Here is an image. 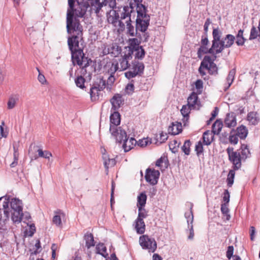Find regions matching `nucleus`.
I'll list each match as a JSON object with an SVG mask.
<instances>
[{
  "mask_svg": "<svg viewBox=\"0 0 260 260\" xmlns=\"http://www.w3.org/2000/svg\"><path fill=\"white\" fill-rule=\"evenodd\" d=\"M247 120L252 125L257 124L259 121L258 114L255 111L249 112L247 116Z\"/></svg>",
  "mask_w": 260,
  "mask_h": 260,
  "instance_id": "nucleus-23",
  "label": "nucleus"
},
{
  "mask_svg": "<svg viewBox=\"0 0 260 260\" xmlns=\"http://www.w3.org/2000/svg\"><path fill=\"white\" fill-rule=\"evenodd\" d=\"M137 37L139 38H141L142 39L141 40V42H146L147 41V39L149 37V36L147 35V33L144 31V32H142V35L138 34Z\"/></svg>",
  "mask_w": 260,
  "mask_h": 260,
  "instance_id": "nucleus-62",
  "label": "nucleus"
},
{
  "mask_svg": "<svg viewBox=\"0 0 260 260\" xmlns=\"http://www.w3.org/2000/svg\"><path fill=\"white\" fill-rule=\"evenodd\" d=\"M235 132L237 135L241 139H245L248 135V129L246 127L243 125L238 127Z\"/></svg>",
  "mask_w": 260,
  "mask_h": 260,
  "instance_id": "nucleus-30",
  "label": "nucleus"
},
{
  "mask_svg": "<svg viewBox=\"0 0 260 260\" xmlns=\"http://www.w3.org/2000/svg\"><path fill=\"white\" fill-rule=\"evenodd\" d=\"M222 51V50H198V54L199 55L201 54V52L205 53H208L211 55V56L209 55L205 56L201 62L199 69V72L202 76L206 75V72L204 71V70H208L209 73L211 75L217 74V67L213 61L216 58L215 54L221 52Z\"/></svg>",
  "mask_w": 260,
  "mask_h": 260,
  "instance_id": "nucleus-2",
  "label": "nucleus"
},
{
  "mask_svg": "<svg viewBox=\"0 0 260 260\" xmlns=\"http://www.w3.org/2000/svg\"><path fill=\"white\" fill-rule=\"evenodd\" d=\"M148 140L147 139H143L141 140H139V141H137V143L138 144V146H140V147H145L148 144Z\"/></svg>",
  "mask_w": 260,
  "mask_h": 260,
  "instance_id": "nucleus-60",
  "label": "nucleus"
},
{
  "mask_svg": "<svg viewBox=\"0 0 260 260\" xmlns=\"http://www.w3.org/2000/svg\"><path fill=\"white\" fill-rule=\"evenodd\" d=\"M11 210L15 211L18 210H23L22 201L18 199L14 198L10 202Z\"/></svg>",
  "mask_w": 260,
  "mask_h": 260,
  "instance_id": "nucleus-28",
  "label": "nucleus"
},
{
  "mask_svg": "<svg viewBox=\"0 0 260 260\" xmlns=\"http://www.w3.org/2000/svg\"><path fill=\"white\" fill-rule=\"evenodd\" d=\"M9 200L8 198H5L3 203V209L5 217V220H8L10 217V212L9 211Z\"/></svg>",
  "mask_w": 260,
  "mask_h": 260,
  "instance_id": "nucleus-37",
  "label": "nucleus"
},
{
  "mask_svg": "<svg viewBox=\"0 0 260 260\" xmlns=\"http://www.w3.org/2000/svg\"><path fill=\"white\" fill-rule=\"evenodd\" d=\"M168 133L172 135H176L182 132V125L180 122H172L168 127Z\"/></svg>",
  "mask_w": 260,
  "mask_h": 260,
  "instance_id": "nucleus-20",
  "label": "nucleus"
},
{
  "mask_svg": "<svg viewBox=\"0 0 260 260\" xmlns=\"http://www.w3.org/2000/svg\"><path fill=\"white\" fill-rule=\"evenodd\" d=\"M110 102L112 105V109L116 111L123 105L124 100L121 94H116L111 99Z\"/></svg>",
  "mask_w": 260,
  "mask_h": 260,
  "instance_id": "nucleus-17",
  "label": "nucleus"
},
{
  "mask_svg": "<svg viewBox=\"0 0 260 260\" xmlns=\"http://www.w3.org/2000/svg\"><path fill=\"white\" fill-rule=\"evenodd\" d=\"M223 126V123L220 119H217L213 123L212 127V132L214 135H219Z\"/></svg>",
  "mask_w": 260,
  "mask_h": 260,
  "instance_id": "nucleus-31",
  "label": "nucleus"
},
{
  "mask_svg": "<svg viewBox=\"0 0 260 260\" xmlns=\"http://www.w3.org/2000/svg\"><path fill=\"white\" fill-rule=\"evenodd\" d=\"M131 22L132 21H128L125 23L126 24L127 32L131 36H137L138 30L137 29V27H135L132 25Z\"/></svg>",
  "mask_w": 260,
  "mask_h": 260,
  "instance_id": "nucleus-40",
  "label": "nucleus"
},
{
  "mask_svg": "<svg viewBox=\"0 0 260 260\" xmlns=\"http://www.w3.org/2000/svg\"><path fill=\"white\" fill-rule=\"evenodd\" d=\"M71 51L72 58L74 63L79 65L82 68L83 74L86 73V68L89 66V61L91 60L85 57L83 50H70Z\"/></svg>",
  "mask_w": 260,
  "mask_h": 260,
  "instance_id": "nucleus-5",
  "label": "nucleus"
},
{
  "mask_svg": "<svg viewBox=\"0 0 260 260\" xmlns=\"http://www.w3.org/2000/svg\"><path fill=\"white\" fill-rule=\"evenodd\" d=\"M135 229L139 234H143L145 231V224L143 220L136 219L134 223Z\"/></svg>",
  "mask_w": 260,
  "mask_h": 260,
  "instance_id": "nucleus-25",
  "label": "nucleus"
},
{
  "mask_svg": "<svg viewBox=\"0 0 260 260\" xmlns=\"http://www.w3.org/2000/svg\"><path fill=\"white\" fill-rule=\"evenodd\" d=\"M89 4L91 9L99 16L104 6L108 5L111 8H114L116 7V0H91Z\"/></svg>",
  "mask_w": 260,
  "mask_h": 260,
  "instance_id": "nucleus-7",
  "label": "nucleus"
},
{
  "mask_svg": "<svg viewBox=\"0 0 260 260\" xmlns=\"http://www.w3.org/2000/svg\"><path fill=\"white\" fill-rule=\"evenodd\" d=\"M190 210L189 212H185V217L187 219V222L188 224L189 225V223L191 224H192L193 220V215L192 212V207L193 205L191 203H189Z\"/></svg>",
  "mask_w": 260,
  "mask_h": 260,
  "instance_id": "nucleus-41",
  "label": "nucleus"
},
{
  "mask_svg": "<svg viewBox=\"0 0 260 260\" xmlns=\"http://www.w3.org/2000/svg\"><path fill=\"white\" fill-rule=\"evenodd\" d=\"M122 147L125 152H128L131 150L136 145L137 141L134 138H131L129 139H128L127 136L125 139H124Z\"/></svg>",
  "mask_w": 260,
  "mask_h": 260,
  "instance_id": "nucleus-19",
  "label": "nucleus"
},
{
  "mask_svg": "<svg viewBox=\"0 0 260 260\" xmlns=\"http://www.w3.org/2000/svg\"><path fill=\"white\" fill-rule=\"evenodd\" d=\"M72 31L74 32L72 30ZM72 30L70 33H71ZM76 32V35H74L72 37L69 38L68 39V43L69 49H73V48H75L76 49V47H78L79 45V38L78 36L81 35L82 33L80 35L77 34V31Z\"/></svg>",
  "mask_w": 260,
  "mask_h": 260,
  "instance_id": "nucleus-24",
  "label": "nucleus"
},
{
  "mask_svg": "<svg viewBox=\"0 0 260 260\" xmlns=\"http://www.w3.org/2000/svg\"><path fill=\"white\" fill-rule=\"evenodd\" d=\"M101 91V90L92 86L90 90V98L92 101H96L99 99L100 92Z\"/></svg>",
  "mask_w": 260,
  "mask_h": 260,
  "instance_id": "nucleus-38",
  "label": "nucleus"
},
{
  "mask_svg": "<svg viewBox=\"0 0 260 260\" xmlns=\"http://www.w3.org/2000/svg\"><path fill=\"white\" fill-rule=\"evenodd\" d=\"M212 45L210 49H224L230 48L235 41V37L232 35H226L222 38V32L218 27L214 28L212 31Z\"/></svg>",
  "mask_w": 260,
  "mask_h": 260,
  "instance_id": "nucleus-4",
  "label": "nucleus"
},
{
  "mask_svg": "<svg viewBox=\"0 0 260 260\" xmlns=\"http://www.w3.org/2000/svg\"><path fill=\"white\" fill-rule=\"evenodd\" d=\"M37 70L39 72V75L38 77V80L43 84L45 83L46 82V80L44 75L40 73V70L38 68H37Z\"/></svg>",
  "mask_w": 260,
  "mask_h": 260,
  "instance_id": "nucleus-59",
  "label": "nucleus"
},
{
  "mask_svg": "<svg viewBox=\"0 0 260 260\" xmlns=\"http://www.w3.org/2000/svg\"><path fill=\"white\" fill-rule=\"evenodd\" d=\"M115 81V78L114 77V75H110L108 78L107 83H106V89L108 91H110L111 90L112 86L113 85Z\"/></svg>",
  "mask_w": 260,
  "mask_h": 260,
  "instance_id": "nucleus-44",
  "label": "nucleus"
},
{
  "mask_svg": "<svg viewBox=\"0 0 260 260\" xmlns=\"http://www.w3.org/2000/svg\"><path fill=\"white\" fill-rule=\"evenodd\" d=\"M144 68V64L142 62L134 59L132 62V66H130L129 71L124 73L125 76L130 79L137 75H141L143 73Z\"/></svg>",
  "mask_w": 260,
  "mask_h": 260,
  "instance_id": "nucleus-6",
  "label": "nucleus"
},
{
  "mask_svg": "<svg viewBox=\"0 0 260 260\" xmlns=\"http://www.w3.org/2000/svg\"><path fill=\"white\" fill-rule=\"evenodd\" d=\"M179 145L180 143H178L177 140H174L169 144V148L172 152L175 153L178 152Z\"/></svg>",
  "mask_w": 260,
  "mask_h": 260,
  "instance_id": "nucleus-48",
  "label": "nucleus"
},
{
  "mask_svg": "<svg viewBox=\"0 0 260 260\" xmlns=\"http://www.w3.org/2000/svg\"><path fill=\"white\" fill-rule=\"evenodd\" d=\"M235 73H236V71L235 69H233L229 72L228 76L226 78L227 82L229 85L227 88H229L231 86V85L232 84V82L234 79Z\"/></svg>",
  "mask_w": 260,
  "mask_h": 260,
  "instance_id": "nucleus-49",
  "label": "nucleus"
},
{
  "mask_svg": "<svg viewBox=\"0 0 260 260\" xmlns=\"http://www.w3.org/2000/svg\"><path fill=\"white\" fill-rule=\"evenodd\" d=\"M238 136L235 133V130L233 129L230 133L229 140V142L231 144L236 145L238 142Z\"/></svg>",
  "mask_w": 260,
  "mask_h": 260,
  "instance_id": "nucleus-43",
  "label": "nucleus"
},
{
  "mask_svg": "<svg viewBox=\"0 0 260 260\" xmlns=\"http://www.w3.org/2000/svg\"><path fill=\"white\" fill-rule=\"evenodd\" d=\"M74 9L75 0H68L69 8L67 14V29L68 32L71 30L77 31L80 35L82 32V26L77 17H83L85 14L87 9L90 8V4L88 2L79 3Z\"/></svg>",
  "mask_w": 260,
  "mask_h": 260,
  "instance_id": "nucleus-1",
  "label": "nucleus"
},
{
  "mask_svg": "<svg viewBox=\"0 0 260 260\" xmlns=\"http://www.w3.org/2000/svg\"><path fill=\"white\" fill-rule=\"evenodd\" d=\"M225 125L229 128L235 127L237 124L236 115L234 112L228 113L224 119Z\"/></svg>",
  "mask_w": 260,
  "mask_h": 260,
  "instance_id": "nucleus-18",
  "label": "nucleus"
},
{
  "mask_svg": "<svg viewBox=\"0 0 260 260\" xmlns=\"http://www.w3.org/2000/svg\"><path fill=\"white\" fill-rule=\"evenodd\" d=\"M160 173L158 170L148 168L146 171L145 179L150 184L154 185L157 183Z\"/></svg>",
  "mask_w": 260,
  "mask_h": 260,
  "instance_id": "nucleus-11",
  "label": "nucleus"
},
{
  "mask_svg": "<svg viewBox=\"0 0 260 260\" xmlns=\"http://www.w3.org/2000/svg\"><path fill=\"white\" fill-rule=\"evenodd\" d=\"M203 140L205 145H209L213 140V135L210 131H207L204 133Z\"/></svg>",
  "mask_w": 260,
  "mask_h": 260,
  "instance_id": "nucleus-34",
  "label": "nucleus"
},
{
  "mask_svg": "<svg viewBox=\"0 0 260 260\" xmlns=\"http://www.w3.org/2000/svg\"><path fill=\"white\" fill-rule=\"evenodd\" d=\"M227 204H228L223 203L221 205V211L224 214H227L229 212Z\"/></svg>",
  "mask_w": 260,
  "mask_h": 260,
  "instance_id": "nucleus-63",
  "label": "nucleus"
},
{
  "mask_svg": "<svg viewBox=\"0 0 260 260\" xmlns=\"http://www.w3.org/2000/svg\"><path fill=\"white\" fill-rule=\"evenodd\" d=\"M150 16H146L145 18H137L136 26L138 31L141 32L145 31L149 25Z\"/></svg>",
  "mask_w": 260,
  "mask_h": 260,
  "instance_id": "nucleus-14",
  "label": "nucleus"
},
{
  "mask_svg": "<svg viewBox=\"0 0 260 260\" xmlns=\"http://www.w3.org/2000/svg\"><path fill=\"white\" fill-rule=\"evenodd\" d=\"M235 170H231L230 171L227 178V183H228V186L229 187H231L234 183V179L235 177Z\"/></svg>",
  "mask_w": 260,
  "mask_h": 260,
  "instance_id": "nucleus-45",
  "label": "nucleus"
},
{
  "mask_svg": "<svg viewBox=\"0 0 260 260\" xmlns=\"http://www.w3.org/2000/svg\"><path fill=\"white\" fill-rule=\"evenodd\" d=\"M191 145V142L189 140H187L184 142L183 146L181 147V150L185 155H188L190 154Z\"/></svg>",
  "mask_w": 260,
  "mask_h": 260,
  "instance_id": "nucleus-42",
  "label": "nucleus"
},
{
  "mask_svg": "<svg viewBox=\"0 0 260 260\" xmlns=\"http://www.w3.org/2000/svg\"><path fill=\"white\" fill-rule=\"evenodd\" d=\"M110 126H116V127H118L120 123V115L118 112L114 111L113 113L111 114L110 117Z\"/></svg>",
  "mask_w": 260,
  "mask_h": 260,
  "instance_id": "nucleus-22",
  "label": "nucleus"
},
{
  "mask_svg": "<svg viewBox=\"0 0 260 260\" xmlns=\"http://www.w3.org/2000/svg\"><path fill=\"white\" fill-rule=\"evenodd\" d=\"M18 99L16 96H11L8 100L7 103L8 109H12L14 108L16 105V104Z\"/></svg>",
  "mask_w": 260,
  "mask_h": 260,
  "instance_id": "nucleus-46",
  "label": "nucleus"
},
{
  "mask_svg": "<svg viewBox=\"0 0 260 260\" xmlns=\"http://www.w3.org/2000/svg\"><path fill=\"white\" fill-rule=\"evenodd\" d=\"M234 247L233 246H229L228 247V250L226 253V256L228 259H231L233 255Z\"/></svg>",
  "mask_w": 260,
  "mask_h": 260,
  "instance_id": "nucleus-58",
  "label": "nucleus"
},
{
  "mask_svg": "<svg viewBox=\"0 0 260 260\" xmlns=\"http://www.w3.org/2000/svg\"><path fill=\"white\" fill-rule=\"evenodd\" d=\"M109 131L111 136L117 143H121L127 137L125 131L120 126L117 127L116 126H114V127L110 126Z\"/></svg>",
  "mask_w": 260,
  "mask_h": 260,
  "instance_id": "nucleus-10",
  "label": "nucleus"
},
{
  "mask_svg": "<svg viewBox=\"0 0 260 260\" xmlns=\"http://www.w3.org/2000/svg\"><path fill=\"white\" fill-rule=\"evenodd\" d=\"M137 6V18H145L146 16H149L146 14L147 8L141 4L143 0H134Z\"/></svg>",
  "mask_w": 260,
  "mask_h": 260,
  "instance_id": "nucleus-16",
  "label": "nucleus"
},
{
  "mask_svg": "<svg viewBox=\"0 0 260 260\" xmlns=\"http://www.w3.org/2000/svg\"><path fill=\"white\" fill-rule=\"evenodd\" d=\"M191 107H189L188 104L187 105H183L180 110L181 113L183 116H188L190 113V108Z\"/></svg>",
  "mask_w": 260,
  "mask_h": 260,
  "instance_id": "nucleus-54",
  "label": "nucleus"
},
{
  "mask_svg": "<svg viewBox=\"0 0 260 260\" xmlns=\"http://www.w3.org/2000/svg\"><path fill=\"white\" fill-rule=\"evenodd\" d=\"M115 11L117 14V17H118L119 20L123 21L124 24L128 21H132L131 16L133 13L132 7L127 6L118 7L117 9L116 8Z\"/></svg>",
  "mask_w": 260,
  "mask_h": 260,
  "instance_id": "nucleus-8",
  "label": "nucleus"
},
{
  "mask_svg": "<svg viewBox=\"0 0 260 260\" xmlns=\"http://www.w3.org/2000/svg\"><path fill=\"white\" fill-rule=\"evenodd\" d=\"M203 81L201 80H197L195 82L196 88L198 90L202 89L203 87Z\"/></svg>",
  "mask_w": 260,
  "mask_h": 260,
  "instance_id": "nucleus-64",
  "label": "nucleus"
},
{
  "mask_svg": "<svg viewBox=\"0 0 260 260\" xmlns=\"http://www.w3.org/2000/svg\"><path fill=\"white\" fill-rule=\"evenodd\" d=\"M93 86L102 91L104 88H106V81L101 78H97Z\"/></svg>",
  "mask_w": 260,
  "mask_h": 260,
  "instance_id": "nucleus-39",
  "label": "nucleus"
},
{
  "mask_svg": "<svg viewBox=\"0 0 260 260\" xmlns=\"http://www.w3.org/2000/svg\"><path fill=\"white\" fill-rule=\"evenodd\" d=\"M260 38V34L255 26H252L250 30L249 40H253L257 37Z\"/></svg>",
  "mask_w": 260,
  "mask_h": 260,
  "instance_id": "nucleus-50",
  "label": "nucleus"
},
{
  "mask_svg": "<svg viewBox=\"0 0 260 260\" xmlns=\"http://www.w3.org/2000/svg\"><path fill=\"white\" fill-rule=\"evenodd\" d=\"M55 215L53 217L52 222L57 226L62 227V224L61 222V217H64V214L61 210L58 209L54 211Z\"/></svg>",
  "mask_w": 260,
  "mask_h": 260,
  "instance_id": "nucleus-21",
  "label": "nucleus"
},
{
  "mask_svg": "<svg viewBox=\"0 0 260 260\" xmlns=\"http://www.w3.org/2000/svg\"><path fill=\"white\" fill-rule=\"evenodd\" d=\"M230 161L233 165V168L235 170L241 167L242 161H245L250 156V152L246 144H242L239 149L234 151L233 147H228L226 149Z\"/></svg>",
  "mask_w": 260,
  "mask_h": 260,
  "instance_id": "nucleus-3",
  "label": "nucleus"
},
{
  "mask_svg": "<svg viewBox=\"0 0 260 260\" xmlns=\"http://www.w3.org/2000/svg\"><path fill=\"white\" fill-rule=\"evenodd\" d=\"M138 216L137 219L143 220L148 216L147 211L144 207H138Z\"/></svg>",
  "mask_w": 260,
  "mask_h": 260,
  "instance_id": "nucleus-47",
  "label": "nucleus"
},
{
  "mask_svg": "<svg viewBox=\"0 0 260 260\" xmlns=\"http://www.w3.org/2000/svg\"><path fill=\"white\" fill-rule=\"evenodd\" d=\"M134 90V85L132 83L128 84L125 88V92L128 94H131Z\"/></svg>",
  "mask_w": 260,
  "mask_h": 260,
  "instance_id": "nucleus-55",
  "label": "nucleus"
},
{
  "mask_svg": "<svg viewBox=\"0 0 260 260\" xmlns=\"http://www.w3.org/2000/svg\"><path fill=\"white\" fill-rule=\"evenodd\" d=\"M147 196L145 192H141L137 198V207H144L146 204Z\"/></svg>",
  "mask_w": 260,
  "mask_h": 260,
  "instance_id": "nucleus-36",
  "label": "nucleus"
},
{
  "mask_svg": "<svg viewBox=\"0 0 260 260\" xmlns=\"http://www.w3.org/2000/svg\"><path fill=\"white\" fill-rule=\"evenodd\" d=\"M118 62L117 61L114 62H108L103 67V72L105 74L109 75H114L115 72L118 70Z\"/></svg>",
  "mask_w": 260,
  "mask_h": 260,
  "instance_id": "nucleus-15",
  "label": "nucleus"
},
{
  "mask_svg": "<svg viewBox=\"0 0 260 260\" xmlns=\"http://www.w3.org/2000/svg\"><path fill=\"white\" fill-rule=\"evenodd\" d=\"M96 253L101 254L104 257L108 256L107 248L103 243H100L96 246Z\"/></svg>",
  "mask_w": 260,
  "mask_h": 260,
  "instance_id": "nucleus-35",
  "label": "nucleus"
},
{
  "mask_svg": "<svg viewBox=\"0 0 260 260\" xmlns=\"http://www.w3.org/2000/svg\"><path fill=\"white\" fill-rule=\"evenodd\" d=\"M136 51L135 59H142L145 55V50H134V52Z\"/></svg>",
  "mask_w": 260,
  "mask_h": 260,
  "instance_id": "nucleus-52",
  "label": "nucleus"
},
{
  "mask_svg": "<svg viewBox=\"0 0 260 260\" xmlns=\"http://www.w3.org/2000/svg\"><path fill=\"white\" fill-rule=\"evenodd\" d=\"M76 85L78 87L83 89L84 88L85 79L81 76L78 77L75 80Z\"/></svg>",
  "mask_w": 260,
  "mask_h": 260,
  "instance_id": "nucleus-51",
  "label": "nucleus"
},
{
  "mask_svg": "<svg viewBox=\"0 0 260 260\" xmlns=\"http://www.w3.org/2000/svg\"><path fill=\"white\" fill-rule=\"evenodd\" d=\"M11 219L13 222L15 223H19L21 222L23 213L22 210H18L11 211Z\"/></svg>",
  "mask_w": 260,
  "mask_h": 260,
  "instance_id": "nucleus-26",
  "label": "nucleus"
},
{
  "mask_svg": "<svg viewBox=\"0 0 260 260\" xmlns=\"http://www.w3.org/2000/svg\"><path fill=\"white\" fill-rule=\"evenodd\" d=\"M209 43V40L208 39V35L205 36V35H203L202 36V39H201V45L202 46L199 48V49H202L203 46H207Z\"/></svg>",
  "mask_w": 260,
  "mask_h": 260,
  "instance_id": "nucleus-57",
  "label": "nucleus"
},
{
  "mask_svg": "<svg viewBox=\"0 0 260 260\" xmlns=\"http://www.w3.org/2000/svg\"><path fill=\"white\" fill-rule=\"evenodd\" d=\"M195 151H196L197 155L199 156L203 152V146L202 142L199 141L196 145Z\"/></svg>",
  "mask_w": 260,
  "mask_h": 260,
  "instance_id": "nucleus-53",
  "label": "nucleus"
},
{
  "mask_svg": "<svg viewBox=\"0 0 260 260\" xmlns=\"http://www.w3.org/2000/svg\"><path fill=\"white\" fill-rule=\"evenodd\" d=\"M236 43L238 46H242L246 40L244 37L237 38L235 37Z\"/></svg>",
  "mask_w": 260,
  "mask_h": 260,
  "instance_id": "nucleus-61",
  "label": "nucleus"
},
{
  "mask_svg": "<svg viewBox=\"0 0 260 260\" xmlns=\"http://www.w3.org/2000/svg\"><path fill=\"white\" fill-rule=\"evenodd\" d=\"M230 192L227 189H225L223 192V201L224 203L228 204L230 202Z\"/></svg>",
  "mask_w": 260,
  "mask_h": 260,
  "instance_id": "nucleus-56",
  "label": "nucleus"
},
{
  "mask_svg": "<svg viewBox=\"0 0 260 260\" xmlns=\"http://www.w3.org/2000/svg\"><path fill=\"white\" fill-rule=\"evenodd\" d=\"M198 96L196 93L192 92L187 99V104L189 107L196 108V105H198Z\"/></svg>",
  "mask_w": 260,
  "mask_h": 260,
  "instance_id": "nucleus-27",
  "label": "nucleus"
},
{
  "mask_svg": "<svg viewBox=\"0 0 260 260\" xmlns=\"http://www.w3.org/2000/svg\"><path fill=\"white\" fill-rule=\"evenodd\" d=\"M134 53V50H128L127 54H125L123 56L119 59V63L120 64V71H124L130 67V64L128 61L132 59V54Z\"/></svg>",
  "mask_w": 260,
  "mask_h": 260,
  "instance_id": "nucleus-13",
  "label": "nucleus"
},
{
  "mask_svg": "<svg viewBox=\"0 0 260 260\" xmlns=\"http://www.w3.org/2000/svg\"><path fill=\"white\" fill-rule=\"evenodd\" d=\"M107 20L109 23L112 24L115 27H119V29L123 30L125 28V25L123 21L119 20L118 17H117V14L115 10L107 16Z\"/></svg>",
  "mask_w": 260,
  "mask_h": 260,
  "instance_id": "nucleus-12",
  "label": "nucleus"
},
{
  "mask_svg": "<svg viewBox=\"0 0 260 260\" xmlns=\"http://www.w3.org/2000/svg\"><path fill=\"white\" fill-rule=\"evenodd\" d=\"M139 243L143 249H148L149 252H154L157 248L155 239L146 235L140 236Z\"/></svg>",
  "mask_w": 260,
  "mask_h": 260,
  "instance_id": "nucleus-9",
  "label": "nucleus"
},
{
  "mask_svg": "<svg viewBox=\"0 0 260 260\" xmlns=\"http://www.w3.org/2000/svg\"><path fill=\"white\" fill-rule=\"evenodd\" d=\"M142 39L141 38H137L129 39V44L131 47H128L129 49H132L131 47H133V49H143L142 46H139V44L141 43V40Z\"/></svg>",
  "mask_w": 260,
  "mask_h": 260,
  "instance_id": "nucleus-33",
  "label": "nucleus"
},
{
  "mask_svg": "<svg viewBox=\"0 0 260 260\" xmlns=\"http://www.w3.org/2000/svg\"><path fill=\"white\" fill-rule=\"evenodd\" d=\"M103 158L104 159V166L107 170H108L110 167H113L116 164L115 159L110 158L106 154L103 155Z\"/></svg>",
  "mask_w": 260,
  "mask_h": 260,
  "instance_id": "nucleus-32",
  "label": "nucleus"
},
{
  "mask_svg": "<svg viewBox=\"0 0 260 260\" xmlns=\"http://www.w3.org/2000/svg\"><path fill=\"white\" fill-rule=\"evenodd\" d=\"M84 239L85 241V246L88 249L95 245L93 236L91 233H86L84 236Z\"/></svg>",
  "mask_w": 260,
  "mask_h": 260,
  "instance_id": "nucleus-29",
  "label": "nucleus"
}]
</instances>
